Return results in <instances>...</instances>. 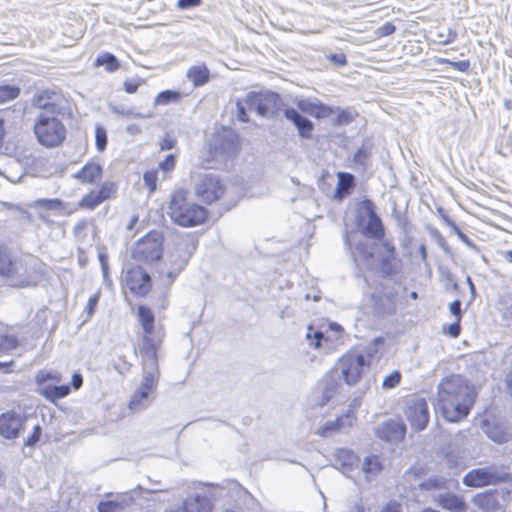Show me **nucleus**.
<instances>
[{
  "instance_id": "f257e3e1",
  "label": "nucleus",
  "mask_w": 512,
  "mask_h": 512,
  "mask_svg": "<svg viewBox=\"0 0 512 512\" xmlns=\"http://www.w3.org/2000/svg\"><path fill=\"white\" fill-rule=\"evenodd\" d=\"M136 314L143 330L141 342L137 348H134V354L141 358V366L144 371L139 389L152 394L155 392L160 378L158 350L163 343L165 333L163 330H155V315L150 306L138 305Z\"/></svg>"
},
{
  "instance_id": "f03ea898",
  "label": "nucleus",
  "mask_w": 512,
  "mask_h": 512,
  "mask_svg": "<svg viewBox=\"0 0 512 512\" xmlns=\"http://www.w3.org/2000/svg\"><path fill=\"white\" fill-rule=\"evenodd\" d=\"M437 389V404L449 422H457L468 415L474 402V394L462 377H446Z\"/></svg>"
},
{
  "instance_id": "7ed1b4c3",
  "label": "nucleus",
  "mask_w": 512,
  "mask_h": 512,
  "mask_svg": "<svg viewBox=\"0 0 512 512\" xmlns=\"http://www.w3.org/2000/svg\"><path fill=\"white\" fill-rule=\"evenodd\" d=\"M167 214L173 223L186 228L202 225L209 215L206 208L189 201L185 189H177L171 194Z\"/></svg>"
},
{
  "instance_id": "20e7f679",
  "label": "nucleus",
  "mask_w": 512,
  "mask_h": 512,
  "mask_svg": "<svg viewBox=\"0 0 512 512\" xmlns=\"http://www.w3.org/2000/svg\"><path fill=\"white\" fill-rule=\"evenodd\" d=\"M62 375L58 372L41 370L35 376L38 394L51 403L67 397L72 390H79L83 385V377L80 373H74L71 384H60Z\"/></svg>"
},
{
  "instance_id": "39448f33",
  "label": "nucleus",
  "mask_w": 512,
  "mask_h": 512,
  "mask_svg": "<svg viewBox=\"0 0 512 512\" xmlns=\"http://www.w3.org/2000/svg\"><path fill=\"white\" fill-rule=\"evenodd\" d=\"M164 249V234L151 230L135 242L131 250V258L138 263L152 266L162 260Z\"/></svg>"
},
{
  "instance_id": "423d86ee",
  "label": "nucleus",
  "mask_w": 512,
  "mask_h": 512,
  "mask_svg": "<svg viewBox=\"0 0 512 512\" xmlns=\"http://www.w3.org/2000/svg\"><path fill=\"white\" fill-rule=\"evenodd\" d=\"M34 135L40 145L53 149L60 147L67 138L64 123L56 117L40 115L33 127Z\"/></svg>"
},
{
  "instance_id": "0eeeda50",
  "label": "nucleus",
  "mask_w": 512,
  "mask_h": 512,
  "mask_svg": "<svg viewBox=\"0 0 512 512\" xmlns=\"http://www.w3.org/2000/svg\"><path fill=\"white\" fill-rule=\"evenodd\" d=\"M215 494L210 485L198 483L192 486V491L183 502L170 508L167 512H212Z\"/></svg>"
},
{
  "instance_id": "6e6552de",
  "label": "nucleus",
  "mask_w": 512,
  "mask_h": 512,
  "mask_svg": "<svg viewBox=\"0 0 512 512\" xmlns=\"http://www.w3.org/2000/svg\"><path fill=\"white\" fill-rule=\"evenodd\" d=\"M122 287L136 298H146L153 289V280L141 265H133L124 272Z\"/></svg>"
},
{
  "instance_id": "1a4fd4ad",
  "label": "nucleus",
  "mask_w": 512,
  "mask_h": 512,
  "mask_svg": "<svg viewBox=\"0 0 512 512\" xmlns=\"http://www.w3.org/2000/svg\"><path fill=\"white\" fill-rule=\"evenodd\" d=\"M245 103L249 110L267 118L277 117L279 111L284 107L280 96L270 91L263 93L250 92L246 96Z\"/></svg>"
},
{
  "instance_id": "9d476101",
  "label": "nucleus",
  "mask_w": 512,
  "mask_h": 512,
  "mask_svg": "<svg viewBox=\"0 0 512 512\" xmlns=\"http://www.w3.org/2000/svg\"><path fill=\"white\" fill-rule=\"evenodd\" d=\"M508 474L497 465L472 469L463 477V484L468 487H484L504 482Z\"/></svg>"
},
{
  "instance_id": "9b49d317",
  "label": "nucleus",
  "mask_w": 512,
  "mask_h": 512,
  "mask_svg": "<svg viewBox=\"0 0 512 512\" xmlns=\"http://www.w3.org/2000/svg\"><path fill=\"white\" fill-rule=\"evenodd\" d=\"M118 185L114 181H105L97 189H91L77 203V209L92 211L99 205L116 197Z\"/></svg>"
},
{
  "instance_id": "f8f14e48",
  "label": "nucleus",
  "mask_w": 512,
  "mask_h": 512,
  "mask_svg": "<svg viewBox=\"0 0 512 512\" xmlns=\"http://www.w3.org/2000/svg\"><path fill=\"white\" fill-rule=\"evenodd\" d=\"M368 367L369 363L362 354H347L339 362L341 375L349 386L358 383L365 369Z\"/></svg>"
},
{
  "instance_id": "ddd939ff",
  "label": "nucleus",
  "mask_w": 512,
  "mask_h": 512,
  "mask_svg": "<svg viewBox=\"0 0 512 512\" xmlns=\"http://www.w3.org/2000/svg\"><path fill=\"white\" fill-rule=\"evenodd\" d=\"M223 193L221 178L213 173L205 174L195 187L196 196L206 204L219 200Z\"/></svg>"
},
{
  "instance_id": "4468645a",
  "label": "nucleus",
  "mask_w": 512,
  "mask_h": 512,
  "mask_svg": "<svg viewBox=\"0 0 512 512\" xmlns=\"http://www.w3.org/2000/svg\"><path fill=\"white\" fill-rule=\"evenodd\" d=\"M405 415L412 428L417 431L423 430L429 421V411L426 400L420 397H412L409 399Z\"/></svg>"
},
{
  "instance_id": "2eb2a0df",
  "label": "nucleus",
  "mask_w": 512,
  "mask_h": 512,
  "mask_svg": "<svg viewBox=\"0 0 512 512\" xmlns=\"http://www.w3.org/2000/svg\"><path fill=\"white\" fill-rule=\"evenodd\" d=\"M26 418L15 411L0 414V435L5 439H16L24 430Z\"/></svg>"
},
{
  "instance_id": "dca6fc26",
  "label": "nucleus",
  "mask_w": 512,
  "mask_h": 512,
  "mask_svg": "<svg viewBox=\"0 0 512 512\" xmlns=\"http://www.w3.org/2000/svg\"><path fill=\"white\" fill-rule=\"evenodd\" d=\"M66 102L61 91L43 90L35 94L32 99L33 106L51 113L61 114V106Z\"/></svg>"
},
{
  "instance_id": "f3484780",
  "label": "nucleus",
  "mask_w": 512,
  "mask_h": 512,
  "mask_svg": "<svg viewBox=\"0 0 512 512\" xmlns=\"http://www.w3.org/2000/svg\"><path fill=\"white\" fill-rule=\"evenodd\" d=\"M134 503V497L131 492H122L117 494L108 493L105 499L97 505L98 512H125L128 507Z\"/></svg>"
},
{
  "instance_id": "a211bd4d",
  "label": "nucleus",
  "mask_w": 512,
  "mask_h": 512,
  "mask_svg": "<svg viewBox=\"0 0 512 512\" xmlns=\"http://www.w3.org/2000/svg\"><path fill=\"white\" fill-rule=\"evenodd\" d=\"M104 176V167L97 160L87 161L74 175L73 178L84 186H94L101 182Z\"/></svg>"
},
{
  "instance_id": "6ab92c4d",
  "label": "nucleus",
  "mask_w": 512,
  "mask_h": 512,
  "mask_svg": "<svg viewBox=\"0 0 512 512\" xmlns=\"http://www.w3.org/2000/svg\"><path fill=\"white\" fill-rule=\"evenodd\" d=\"M406 432V426L401 420L390 419L379 424L375 428V434L378 438L388 442L401 441Z\"/></svg>"
},
{
  "instance_id": "aec40b11",
  "label": "nucleus",
  "mask_w": 512,
  "mask_h": 512,
  "mask_svg": "<svg viewBox=\"0 0 512 512\" xmlns=\"http://www.w3.org/2000/svg\"><path fill=\"white\" fill-rule=\"evenodd\" d=\"M46 276V264L36 259L30 263L20 277H16V283L20 287L36 286Z\"/></svg>"
},
{
  "instance_id": "412c9836",
  "label": "nucleus",
  "mask_w": 512,
  "mask_h": 512,
  "mask_svg": "<svg viewBox=\"0 0 512 512\" xmlns=\"http://www.w3.org/2000/svg\"><path fill=\"white\" fill-rule=\"evenodd\" d=\"M183 269V261L169 258L164 262L163 267L157 271L160 284L165 288L171 287Z\"/></svg>"
},
{
  "instance_id": "4be33fe9",
  "label": "nucleus",
  "mask_w": 512,
  "mask_h": 512,
  "mask_svg": "<svg viewBox=\"0 0 512 512\" xmlns=\"http://www.w3.org/2000/svg\"><path fill=\"white\" fill-rule=\"evenodd\" d=\"M19 276V266L13 253L3 243H0V277L14 279Z\"/></svg>"
},
{
  "instance_id": "5701e85b",
  "label": "nucleus",
  "mask_w": 512,
  "mask_h": 512,
  "mask_svg": "<svg viewBox=\"0 0 512 512\" xmlns=\"http://www.w3.org/2000/svg\"><path fill=\"white\" fill-rule=\"evenodd\" d=\"M365 207L368 221L364 226V233L374 239H382L384 237V228L381 219L374 211V205L370 200L363 202Z\"/></svg>"
},
{
  "instance_id": "b1692460",
  "label": "nucleus",
  "mask_w": 512,
  "mask_h": 512,
  "mask_svg": "<svg viewBox=\"0 0 512 512\" xmlns=\"http://www.w3.org/2000/svg\"><path fill=\"white\" fill-rule=\"evenodd\" d=\"M224 152L222 138L209 141L204 155L201 159V167L204 169H213L219 162Z\"/></svg>"
},
{
  "instance_id": "393cba45",
  "label": "nucleus",
  "mask_w": 512,
  "mask_h": 512,
  "mask_svg": "<svg viewBox=\"0 0 512 512\" xmlns=\"http://www.w3.org/2000/svg\"><path fill=\"white\" fill-rule=\"evenodd\" d=\"M436 503L448 512H466L467 504L465 499L451 492H444L437 495Z\"/></svg>"
},
{
  "instance_id": "a878e982",
  "label": "nucleus",
  "mask_w": 512,
  "mask_h": 512,
  "mask_svg": "<svg viewBox=\"0 0 512 512\" xmlns=\"http://www.w3.org/2000/svg\"><path fill=\"white\" fill-rule=\"evenodd\" d=\"M284 116L295 125L302 138H311L314 126L308 118L302 116L294 108L284 109Z\"/></svg>"
},
{
  "instance_id": "bb28decb",
  "label": "nucleus",
  "mask_w": 512,
  "mask_h": 512,
  "mask_svg": "<svg viewBox=\"0 0 512 512\" xmlns=\"http://www.w3.org/2000/svg\"><path fill=\"white\" fill-rule=\"evenodd\" d=\"M358 463L359 457L352 450L345 448H339L335 450L334 465L337 468L343 470L344 473L356 467Z\"/></svg>"
},
{
  "instance_id": "cd10ccee",
  "label": "nucleus",
  "mask_w": 512,
  "mask_h": 512,
  "mask_svg": "<svg viewBox=\"0 0 512 512\" xmlns=\"http://www.w3.org/2000/svg\"><path fill=\"white\" fill-rule=\"evenodd\" d=\"M338 183L335 190L334 198L342 200L346 195L350 194L355 185V177L350 173L339 172Z\"/></svg>"
},
{
  "instance_id": "c85d7f7f",
  "label": "nucleus",
  "mask_w": 512,
  "mask_h": 512,
  "mask_svg": "<svg viewBox=\"0 0 512 512\" xmlns=\"http://www.w3.org/2000/svg\"><path fill=\"white\" fill-rule=\"evenodd\" d=\"M186 76L195 87H200L209 81L210 72L206 65L200 64L190 67Z\"/></svg>"
},
{
  "instance_id": "c756f323",
  "label": "nucleus",
  "mask_w": 512,
  "mask_h": 512,
  "mask_svg": "<svg viewBox=\"0 0 512 512\" xmlns=\"http://www.w3.org/2000/svg\"><path fill=\"white\" fill-rule=\"evenodd\" d=\"M382 469L380 459L376 455H370L365 457L361 470L366 475L367 481H371V478L376 476Z\"/></svg>"
},
{
  "instance_id": "7c9ffc66",
  "label": "nucleus",
  "mask_w": 512,
  "mask_h": 512,
  "mask_svg": "<svg viewBox=\"0 0 512 512\" xmlns=\"http://www.w3.org/2000/svg\"><path fill=\"white\" fill-rule=\"evenodd\" d=\"M94 66H104L107 72L113 73L120 68V62L115 55L106 52L96 57L94 61Z\"/></svg>"
},
{
  "instance_id": "2f4dec72",
  "label": "nucleus",
  "mask_w": 512,
  "mask_h": 512,
  "mask_svg": "<svg viewBox=\"0 0 512 512\" xmlns=\"http://www.w3.org/2000/svg\"><path fill=\"white\" fill-rule=\"evenodd\" d=\"M150 395H151L150 393L138 388L133 393V395L131 396V398L129 400V403H128L129 410L137 412V411H141V410L145 409L147 407V400Z\"/></svg>"
},
{
  "instance_id": "473e14b6",
  "label": "nucleus",
  "mask_w": 512,
  "mask_h": 512,
  "mask_svg": "<svg viewBox=\"0 0 512 512\" xmlns=\"http://www.w3.org/2000/svg\"><path fill=\"white\" fill-rule=\"evenodd\" d=\"M226 496H229L238 504L240 500L248 497V492L235 480L226 481Z\"/></svg>"
},
{
  "instance_id": "72a5a7b5",
  "label": "nucleus",
  "mask_w": 512,
  "mask_h": 512,
  "mask_svg": "<svg viewBox=\"0 0 512 512\" xmlns=\"http://www.w3.org/2000/svg\"><path fill=\"white\" fill-rule=\"evenodd\" d=\"M182 98V94L174 90H164L156 95L154 98L155 106L168 105L170 103L179 102Z\"/></svg>"
},
{
  "instance_id": "f704fd0d",
  "label": "nucleus",
  "mask_w": 512,
  "mask_h": 512,
  "mask_svg": "<svg viewBox=\"0 0 512 512\" xmlns=\"http://www.w3.org/2000/svg\"><path fill=\"white\" fill-rule=\"evenodd\" d=\"M20 345L19 338L10 333L0 332V352H8L16 349Z\"/></svg>"
},
{
  "instance_id": "c9c22d12",
  "label": "nucleus",
  "mask_w": 512,
  "mask_h": 512,
  "mask_svg": "<svg viewBox=\"0 0 512 512\" xmlns=\"http://www.w3.org/2000/svg\"><path fill=\"white\" fill-rule=\"evenodd\" d=\"M355 412L350 409L345 414L335 419V424L338 426L339 432H345L350 429L356 422Z\"/></svg>"
},
{
  "instance_id": "e433bc0d",
  "label": "nucleus",
  "mask_w": 512,
  "mask_h": 512,
  "mask_svg": "<svg viewBox=\"0 0 512 512\" xmlns=\"http://www.w3.org/2000/svg\"><path fill=\"white\" fill-rule=\"evenodd\" d=\"M33 206L36 208H42L46 210H63L65 207L64 202L61 199H37L33 202Z\"/></svg>"
},
{
  "instance_id": "4c0bfd02",
  "label": "nucleus",
  "mask_w": 512,
  "mask_h": 512,
  "mask_svg": "<svg viewBox=\"0 0 512 512\" xmlns=\"http://www.w3.org/2000/svg\"><path fill=\"white\" fill-rule=\"evenodd\" d=\"M20 88L14 85H0V105L16 99Z\"/></svg>"
},
{
  "instance_id": "58836bf2",
  "label": "nucleus",
  "mask_w": 512,
  "mask_h": 512,
  "mask_svg": "<svg viewBox=\"0 0 512 512\" xmlns=\"http://www.w3.org/2000/svg\"><path fill=\"white\" fill-rule=\"evenodd\" d=\"M108 144V136L106 129L101 125L95 127V145L99 152L105 151Z\"/></svg>"
},
{
  "instance_id": "ea45409f",
  "label": "nucleus",
  "mask_w": 512,
  "mask_h": 512,
  "mask_svg": "<svg viewBox=\"0 0 512 512\" xmlns=\"http://www.w3.org/2000/svg\"><path fill=\"white\" fill-rule=\"evenodd\" d=\"M382 246L389 254L388 256L382 259V270L386 274H392L393 271L391 268L390 261L395 258V247L392 243L388 241L383 242Z\"/></svg>"
},
{
  "instance_id": "a19ab883",
  "label": "nucleus",
  "mask_w": 512,
  "mask_h": 512,
  "mask_svg": "<svg viewBox=\"0 0 512 512\" xmlns=\"http://www.w3.org/2000/svg\"><path fill=\"white\" fill-rule=\"evenodd\" d=\"M246 193V188L243 180L236 179L234 181H230L229 184L226 183V194H230L233 197H237L239 199Z\"/></svg>"
},
{
  "instance_id": "79ce46f5",
  "label": "nucleus",
  "mask_w": 512,
  "mask_h": 512,
  "mask_svg": "<svg viewBox=\"0 0 512 512\" xmlns=\"http://www.w3.org/2000/svg\"><path fill=\"white\" fill-rule=\"evenodd\" d=\"M143 181L149 193H154L157 189L158 172L155 169L146 171L143 175Z\"/></svg>"
},
{
  "instance_id": "37998d69",
  "label": "nucleus",
  "mask_w": 512,
  "mask_h": 512,
  "mask_svg": "<svg viewBox=\"0 0 512 512\" xmlns=\"http://www.w3.org/2000/svg\"><path fill=\"white\" fill-rule=\"evenodd\" d=\"M176 162H177L176 155L175 154H169V155H167L164 158V160H162L159 163L158 167L164 173H170V172H172L175 169Z\"/></svg>"
},
{
  "instance_id": "c03bdc74",
  "label": "nucleus",
  "mask_w": 512,
  "mask_h": 512,
  "mask_svg": "<svg viewBox=\"0 0 512 512\" xmlns=\"http://www.w3.org/2000/svg\"><path fill=\"white\" fill-rule=\"evenodd\" d=\"M42 436V428L40 425L34 426L31 434L26 438L24 444L28 447L35 446L41 439Z\"/></svg>"
},
{
  "instance_id": "a18cd8bd",
  "label": "nucleus",
  "mask_w": 512,
  "mask_h": 512,
  "mask_svg": "<svg viewBox=\"0 0 512 512\" xmlns=\"http://www.w3.org/2000/svg\"><path fill=\"white\" fill-rule=\"evenodd\" d=\"M401 379V374L398 371H393L386 377H384L382 385L384 388H394L397 384H399Z\"/></svg>"
},
{
  "instance_id": "49530a36",
  "label": "nucleus",
  "mask_w": 512,
  "mask_h": 512,
  "mask_svg": "<svg viewBox=\"0 0 512 512\" xmlns=\"http://www.w3.org/2000/svg\"><path fill=\"white\" fill-rule=\"evenodd\" d=\"M335 431H338V426L335 424L334 420L328 421L323 426L319 427L316 434L322 437H328Z\"/></svg>"
},
{
  "instance_id": "de8ad7c7",
  "label": "nucleus",
  "mask_w": 512,
  "mask_h": 512,
  "mask_svg": "<svg viewBox=\"0 0 512 512\" xmlns=\"http://www.w3.org/2000/svg\"><path fill=\"white\" fill-rule=\"evenodd\" d=\"M370 157V152L369 150L365 147V146H362L361 148H359L357 150V152L354 154V157H353V161L357 164H360L362 166H365L366 165V162L367 160L369 159Z\"/></svg>"
},
{
  "instance_id": "09e8293b",
  "label": "nucleus",
  "mask_w": 512,
  "mask_h": 512,
  "mask_svg": "<svg viewBox=\"0 0 512 512\" xmlns=\"http://www.w3.org/2000/svg\"><path fill=\"white\" fill-rule=\"evenodd\" d=\"M177 140L171 134H166L159 142V148L161 151L171 150L176 147Z\"/></svg>"
},
{
  "instance_id": "8fccbe9b",
  "label": "nucleus",
  "mask_w": 512,
  "mask_h": 512,
  "mask_svg": "<svg viewBox=\"0 0 512 512\" xmlns=\"http://www.w3.org/2000/svg\"><path fill=\"white\" fill-rule=\"evenodd\" d=\"M143 79L138 80H125L123 83L124 91L128 94H134L137 92L138 88L144 84Z\"/></svg>"
},
{
  "instance_id": "3c124183",
  "label": "nucleus",
  "mask_w": 512,
  "mask_h": 512,
  "mask_svg": "<svg viewBox=\"0 0 512 512\" xmlns=\"http://www.w3.org/2000/svg\"><path fill=\"white\" fill-rule=\"evenodd\" d=\"M355 115L352 111L342 110L337 116L336 123L339 125L349 124L354 120Z\"/></svg>"
},
{
  "instance_id": "603ef678",
  "label": "nucleus",
  "mask_w": 512,
  "mask_h": 512,
  "mask_svg": "<svg viewBox=\"0 0 512 512\" xmlns=\"http://www.w3.org/2000/svg\"><path fill=\"white\" fill-rule=\"evenodd\" d=\"M333 110L331 107L326 106L322 103H316L315 104V112L312 113V116H315L317 118L321 117H328L332 114Z\"/></svg>"
},
{
  "instance_id": "864d4df0",
  "label": "nucleus",
  "mask_w": 512,
  "mask_h": 512,
  "mask_svg": "<svg viewBox=\"0 0 512 512\" xmlns=\"http://www.w3.org/2000/svg\"><path fill=\"white\" fill-rule=\"evenodd\" d=\"M114 366L121 374H124L131 369L132 364L126 359L125 356H120L115 361Z\"/></svg>"
},
{
  "instance_id": "5fc2aeb1",
  "label": "nucleus",
  "mask_w": 512,
  "mask_h": 512,
  "mask_svg": "<svg viewBox=\"0 0 512 512\" xmlns=\"http://www.w3.org/2000/svg\"><path fill=\"white\" fill-rule=\"evenodd\" d=\"M395 31V25L392 24L391 22H386L377 29L376 34L379 37H384L393 34Z\"/></svg>"
},
{
  "instance_id": "6e6d98bb",
  "label": "nucleus",
  "mask_w": 512,
  "mask_h": 512,
  "mask_svg": "<svg viewBox=\"0 0 512 512\" xmlns=\"http://www.w3.org/2000/svg\"><path fill=\"white\" fill-rule=\"evenodd\" d=\"M98 302H99V294H94L88 299L87 305L85 307L88 317H91L94 314L96 307L98 305Z\"/></svg>"
},
{
  "instance_id": "4d7b16f0",
  "label": "nucleus",
  "mask_w": 512,
  "mask_h": 512,
  "mask_svg": "<svg viewBox=\"0 0 512 512\" xmlns=\"http://www.w3.org/2000/svg\"><path fill=\"white\" fill-rule=\"evenodd\" d=\"M315 104L314 102H310L307 100H299L297 102V107L304 113L312 115L315 112Z\"/></svg>"
},
{
  "instance_id": "13d9d810",
  "label": "nucleus",
  "mask_w": 512,
  "mask_h": 512,
  "mask_svg": "<svg viewBox=\"0 0 512 512\" xmlns=\"http://www.w3.org/2000/svg\"><path fill=\"white\" fill-rule=\"evenodd\" d=\"M246 104L244 105L241 101H238L236 103V108H237V118L242 121V122H248L249 121V118H248V115L246 113Z\"/></svg>"
},
{
  "instance_id": "bf43d9fd",
  "label": "nucleus",
  "mask_w": 512,
  "mask_h": 512,
  "mask_svg": "<svg viewBox=\"0 0 512 512\" xmlns=\"http://www.w3.org/2000/svg\"><path fill=\"white\" fill-rule=\"evenodd\" d=\"M201 2L202 0H178L177 7L179 9H189L199 6Z\"/></svg>"
},
{
  "instance_id": "052dcab7",
  "label": "nucleus",
  "mask_w": 512,
  "mask_h": 512,
  "mask_svg": "<svg viewBox=\"0 0 512 512\" xmlns=\"http://www.w3.org/2000/svg\"><path fill=\"white\" fill-rule=\"evenodd\" d=\"M450 313L460 321L461 319V301L454 300L449 306Z\"/></svg>"
},
{
  "instance_id": "680f3d73",
  "label": "nucleus",
  "mask_w": 512,
  "mask_h": 512,
  "mask_svg": "<svg viewBox=\"0 0 512 512\" xmlns=\"http://www.w3.org/2000/svg\"><path fill=\"white\" fill-rule=\"evenodd\" d=\"M329 59L332 63L338 66H344L347 64V58L343 53L332 54L329 56Z\"/></svg>"
},
{
  "instance_id": "e2e57ef3",
  "label": "nucleus",
  "mask_w": 512,
  "mask_h": 512,
  "mask_svg": "<svg viewBox=\"0 0 512 512\" xmlns=\"http://www.w3.org/2000/svg\"><path fill=\"white\" fill-rule=\"evenodd\" d=\"M381 512H402V507L398 502L391 501L381 509Z\"/></svg>"
},
{
  "instance_id": "0e129e2a",
  "label": "nucleus",
  "mask_w": 512,
  "mask_h": 512,
  "mask_svg": "<svg viewBox=\"0 0 512 512\" xmlns=\"http://www.w3.org/2000/svg\"><path fill=\"white\" fill-rule=\"evenodd\" d=\"M460 321H458V319H456V321L454 323H452L449 327H448V334L453 337V338H456L459 336L460 334Z\"/></svg>"
},
{
  "instance_id": "69168bd1",
  "label": "nucleus",
  "mask_w": 512,
  "mask_h": 512,
  "mask_svg": "<svg viewBox=\"0 0 512 512\" xmlns=\"http://www.w3.org/2000/svg\"><path fill=\"white\" fill-rule=\"evenodd\" d=\"M455 69L461 72H467L470 68V62L468 60L456 61L450 63Z\"/></svg>"
},
{
  "instance_id": "338daca9",
  "label": "nucleus",
  "mask_w": 512,
  "mask_h": 512,
  "mask_svg": "<svg viewBox=\"0 0 512 512\" xmlns=\"http://www.w3.org/2000/svg\"><path fill=\"white\" fill-rule=\"evenodd\" d=\"M6 134L5 121L0 118V152L4 148Z\"/></svg>"
},
{
  "instance_id": "774afa93",
  "label": "nucleus",
  "mask_w": 512,
  "mask_h": 512,
  "mask_svg": "<svg viewBox=\"0 0 512 512\" xmlns=\"http://www.w3.org/2000/svg\"><path fill=\"white\" fill-rule=\"evenodd\" d=\"M324 338V334L320 331H316L313 334V341L310 342V345L314 348H319L321 344V340Z\"/></svg>"
}]
</instances>
